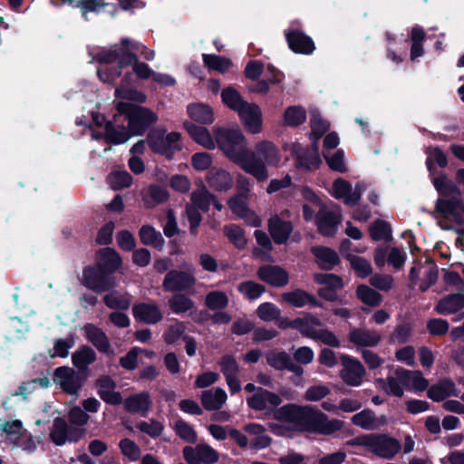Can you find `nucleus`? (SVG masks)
<instances>
[{
  "instance_id": "052dcab7",
  "label": "nucleus",
  "mask_w": 464,
  "mask_h": 464,
  "mask_svg": "<svg viewBox=\"0 0 464 464\" xmlns=\"http://www.w3.org/2000/svg\"><path fill=\"white\" fill-rule=\"evenodd\" d=\"M109 180L114 190L122 189L131 185L132 177L127 171H115L109 175Z\"/></svg>"
},
{
  "instance_id": "bf43d9fd",
  "label": "nucleus",
  "mask_w": 464,
  "mask_h": 464,
  "mask_svg": "<svg viewBox=\"0 0 464 464\" xmlns=\"http://www.w3.org/2000/svg\"><path fill=\"white\" fill-rule=\"evenodd\" d=\"M119 448L123 456L130 461H137L140 458V447L130 439L124 438L120 440Z\"/></svg>"
},
{
  "instance_id": "603ef678",
  "label": "nucleus",
  "mask_w": 464,
  "mask_h": 464,
  "mask_svg": "<svg viewBox=\"0 0 464 464\" xmlns=\"http://www.w3.org/2000/svg\"><path fill=\"white\" fill-rule=\"evenodd\" d=\"M237 290L247 299L256 300L266 292V286L255 281L247 280L240 283Z\"/></svg>"
},
{
  "instance_id": "9b49d317",
  "label": "nucleus",
  "mask_w": 464,
  "mask_h": 464,
  "mask_svg": "<svg viewBox=\"0 0 464 464\" xmlns=\"http://www.w3.org/2000/svg\"><path fill=\"white\" fill-rule=\"evenodd\" d=\"M196 277L186 271L171 269L167 272L162 287L165 292L183 293L192 289L196 285Z\"/></svg>"
},
{
  "instance_id": "a18cd8bd",
  "label": "nucleus",
  "mask_w": 464,
  "mask_h": 464,
  "mask_svg": "<svg viewBox=\"0 0 464 464\" xmlns=\"http://www.w3.org/2000/svg\"><path fill=\"white\" fill-rule=\"evenodd\" d=\"M433 185L440 196L449 197L451 195L459 196L461 194L458 186L445 174H441L433 180Z\"/></svg>"
},
{
  "instance_id": "6e6d98bb",
  "label": "nucleus",
  "mask_w": 464,
  "mask_h": 464,
  "mask_svg": "<svg viewBox=\"0 0 464 464\" xmlns=\"http://www.w3.org/2000/svg\"><path fill=\"white\" fill-rule=\"evenodd\" d=\"M104 304L112 310H127L130 305V300L125 295H117L116 292H111L103 296Z\"/></svg>"
},
{
  "instance_id": "9d476101",
  "label": "nucleus",
  "mask_w": 464,
  "mask_h": 464,
  "mask_svg": "<svg viewBox=\"0 0 464 464\" xmlns=\"http://www.w3.org/2000/svg\"><path fill=\"white\" fill-rule=\"evenodd\" d=\"M86 374H82L73 368L60 366L54 370L53 380L63 392L72 396H78L84 383L88 380Z\"/></svg>"
},
{
  "instance_id": "c756f323",
  "label": "nucleus",
  "mask_w": 464,
  "mask_h": 464,
  "mask_svg": "<svg viewBox=\"0 0 464 464\" xmlns=\"http://www.w3.org/2000/svg\"><path fill=\"white\" fill-rule=\"evenodd\" d=\"M184 128L189 136L193 139V140L198 144H200L208 150H212L215 148L212 136L206 127L196 125L190 121H186L184 122Z\"/></svg>"
},
{
  "instance_id": "a19ab883",
  "label": "nucleus",
  "mask_w": 464,
  "mask_h": 464,
  "mask_svg": "<svg viewBox=\"0 0 464 464\" xmlns=\"http://www.w3.org/2000/svg\"><path fill=\"white\" fill-rule=\"evenodd\" d=\"M204 65L212 71H217L220 73H225L232 66V62L229 58L217 55V54H202Z\"/></svg>"
},
{
  "instance_id": "de8ad7c7",
  "label": "nucleus",
  "mask_w": 464,
  "mask_h": 464,
  "mask_svg": "<svg viewBox=\"0 0 464 464\" xmlns=\"http://www.w3.org/2000/svg\"><path fill=\"white\" fill-rule=\"evenodd\" d=\"M212 193H210L205 187L202 189L194 190L190 195L192 207L197 208L204 213L209 211L211 205Z\"/></svg>"
},
{
  "instance_id": "69168bd1",
  "label": "nucleus",
  "mask_w": 464,
  "mask_h": 464,
  "mask_svg": "<svg viewBox=\"0 0 464 464\" xmlns=\"http://www.w3.org/2000/svg\"><path fill=\"white\" fill-rule=\"evenodd\" d=\"M227 205L231 211L239 218H246L249 213L247 203L239 195L231 197Z\"/></svg>"
},
{
  "instance_id": "a211bd4d",
  "label": "nucleus",
  "mask_w": 464,
  "mask_h": 464,
  "mask_svg": "<svg viewBox=\"0 0 464 464\" xmlns=\"http://www.w3.org/2000/svg\"><path fill=\"white\" fill-rule=\"evenodd\" d=\"M267 229L271 238L276 245L285 244L294 229L293 223L274 215L268 219Z\"/></svg>"
},
{
  "instance_id": "412c9836",
  "label": "nucleus",
  "mask_w": 464,
  "mask_h": 464,
  "mask_svg": "<svg viewBox=\"0 0 464 464\" xmlns=\"http://www.w3.org/2000/svg\"><path fill=\"white\" fill-rule=\"evenodd\" d=\"M84 336L100 353L112 354L110 340L105 332L93 324H86L83 326Z\"/></svg>"
},
{
  "instance_id": "4468645a",
  "label": "nucleus",
  "mask_w": 464,
  "mask_h": 464,
  "mask_svg": "<svg viewBox=\"0 0 464 464\" xmlns=\"http://www.w3.org/2000/svg\"><path fill=\"white\" fill-rule=\"evenodd\" d=\"M93 264L111 276H115V273L122 266V258L114 248L106 246L96 252V258Z\"/></svg>"
},
{
  "instance_id": "79ce46f5",
  "label": "nucleus",
  "mask_w": 464,
  "mask_h": 464,
  "mask_svg": "<svg viewBox=\"0 0 464 464\" xmlns=\"http://www.w3.org/2000/svg\"><path fill=\"white\" fill-rule=\"evenodd\" d=\"M371 238L373 241L392 240V227L389 222L383 219L375 220L369 227Z\"/></svg>"
},
{
  "instance_id": "8fccbe9b",
  "label": "nucleus",
  "mask_w": 464,
  "mask_h": 464,
  "mask_svg": "<svg viewBox=\"0 0 464 464\" xmlns=\"http://www.w3.org/2000/svg\"><path fill=\"white\" fill-rule=\"evenodd\" d=\"M346 258L349 260L351 267L354 270L358 277L365 278L372 273L370 262L364 257L348 254Z\"/></svg>"
},
{
  "instance_id": "4d7b16f0",
  "label": "nucleus",
  "mask_w": 464,
  "mask_h": 464,
  "mask_svg": "<svg viewBox=\"0 0 464 464\" xmlns=\"http://www.w3.org/2000/svg\"><path fill=\"white\" fill-rule=\"evenodd\" d=\"M280 314V309L270 302L262 303L256 309V315L264 322H271L278 319Z\"/></svg>"
},
{
  "instance_id": "338daca9",
  "label": "nucleus",
  "mask_w": 464,
  "mask_h": 464,
  "mask_svg": "<svg viewBox=\"0 0 464 464\" xmlns=\"http://www.w3.org/2000/svg\"><path fill=\"white\" fill-rule=\"evenodd\" d=\"M191 165L198 171L207 170L212 165V157L208 152H196L191 157Z\"/></svg>"
},
{
  "instance_id": "e2e57ef3",
  "label": "nucleus",
  "mask_w": 464,
  "mask_h": 464,
  "mask_svg": "<svg viewBox=\"0 0 464 464\" xmlns=\"http://www.w3.org/2000/svg\"><path fill=\"white\" fill-rule=\"evenodd\" d=\"M426 327L430 335L443 336L449 332L450 324L445 319L431 318L427 321Z\"/></svg>"
},
{
  "instance_id": "bb28decb",
  "label": "nucleus",
  "mask_w": 464,
  "mask_h": 464,
  "mask_svg": "<svg viewBox=\"0 0 464 464\" xmlns=\"http://www.w3.org/2000/svg\"><path fill=\"white\" fill-rule=\"evenodd\" d=\"M311 253L320 261L319 267L322 270H333L341 262L336 251L328 246H313Z\"/></svg>"
},
{
  "instance_id": "680f3d73",
  "label": "nucleus",
  "mask_w": 464,
  "mask_h": 464,
  "mask_svg": "<svg viewBox=\"0 0 464 464\" xmlns=\"http://www.w3.org/2000/svg\"><path fill=\"white\" fill-rule=\"evenodd\" d=\"M176 433L188 443H195L198 440L195 430L182 419L176 421Z\"/></svg>"
},
{
  "instance_id": "4be33fe9",
  "label": "nucleus",
  "mask_w": 464,
  "mask_h": 464,
  "mask_svg": "<svg viewBox=\"0 0 464 464\" xmlns=\"http://www.w3.org/2000/svg\"><path fill=\"white\" fill-rule=\"evenodd\" d=\"M282 298L285 303L295 308H301L304 305L324 308V304L318 301L314 295L301 288L284 293Z\"/></svg>"
},
{
  "instance_id": "0e129e2a",
  "label": "nucleus",
  "mask_w": 464,
  "mask_h": 464,
  "mask_svg": "<svg viewBox=\"0 0 464 464\" xmlns=\"http://www.w3.org/2000/svg\"><path fill=\"white\" fill-rule=\"evenodd\" d=\"M328 167L340 173L347 171V168L344 163V152L343 150H337L331 157L324 155Z\"/></svg>"
},
{
  "instance_id": "f03ea898",
  "label": "nucleus",
  "mask_w": 464,
  "mask_h": 464,
  "mask_svg": "<svg viewBox=\"0 0 464 464\" xmlns=\"http://www.w3.org/2000/svg\"><path fill=\"white\" fill-rule=\"evenodd\" d=\"M274 420L294 423L304 431L322 435H332L343 426V421L329 420L325 413L312 406L294 403L285 404L276 410Z\"/></svg>"
},
{
  "instance_id": "dca6fc26",
  "label": "nucleus",
  "mask_w": 464,
  "mask_h": 464,
  "mask_svg": "<svg viewBox=\"0 0 464 464\" xmlns=\"http://www.w3.org/2000/svg\"><path fill=\"white\" fill-rule=\"evenodd\" d=\"M343 370L341 372L343 381L350 386H359L365 374V369L362 362L349 355H342Z\"/></svg>"
},
{
  "instance_id": "cd10ccee",
  "label": "nucleus",
  "mask_w": 464,
  "mask_h": 464,
  "mask_svg": "<svg viewBox=\"0 0 464 464\" xmlns=\"http://www.w3.org/2000/svg\"><path fill=\"white\" fill-rule=\"evenodd\" d=\"M348 340L356 346L373 347L381 341V335L375 331L354 328L350 331Z\"/></svg>"
},
{
  "instance_id": "473e14b6",
  "label": "nucleus",
  "mask_w": 464,
  "mask_h": 464,
  "mask_svg": "<svg viewBox=\"0 0 464 464\" xmlns=\"http://www.w3.org/2000/svg\"><path fill=\"white\" fill-rule=\"evenodd\" d=\"M221 101L229 110L238 113L248 103L233 86L225 87L220 93Z\"/></svg>"
},
{
  "instance_id": "f3484780",
  "label": "nucleus",
  "mask_w": 464,
  "mask_h": 464,
  "mask_svg": "<svg viewBox=\"0 0 464 464\" xmlns=\"http://www.w3.org/2000/svg\"><path fill=\"white\" fill-rule=\"evenodd\" d=\"M237 115L246 131L252 134L262 131V111L256 103L248 102Z\"/></svg>"
},
{
  "instance_id": "e433bc0d",
  "label": "nucleus",
  "mask_w": 464,
  "mask_h": 464,
  "mask_svg": "<svg viewBox=\"0 0 464 464\" xmlns=\"http://www.w3.org/2000/svg\"><path fill=\"white\" fill-rule=\"evenodd\" d=\"M296 319H300L301 325L299 328L294 329L300 332L303 336L314 340L318 331L314 326H322V321L310 313H305L304 317H297Z\"/></svg>"
},
{
  "instance_id": "f257e3e1",
  "label": "nucleus",
  "mask_w": 464,
  "mask_h": 464,
  "mask_svg": "<svg viewBox=\"0 0 464 464\" xmlns=\"http://www.w3.org/2000/svg\"><path fill=\"white\" fill-rule=\"evenodd\" d=\"M213 134L225 156L258 182L267 180L269 174L266 166H276L281 160L278 149L268 140L257 142L255 150H249L239 129L215 127Z\"/></svg>"
},
{
  "instance_id": "6e6552de",
  "label": "nucleus",
  "mask_w": 464,
  "mask_h": 464,
  "mask_svg": "<svg viewBox=\"0 0 464 464\" xmlns=\"http://www.w3.org/2000/svg\"><path fill=\"white\" fill-rule=\"evenodd\" d=\"M246 392H254L246 398L247 406L256 411H266V415H272L275 418V411L282 403V398L274 392L262 387H256L254 383H247L245 386Z\"/></svg>"
},
{
  "instance_id": "ddd939ff",
  "label": "nucleus",
  "mask_w": 464,
  "mask_h": 464,
  "mask_svg": "<svg viewBox=\"0 0 464 464\" xmlns=\"http://www.w3.org/2000/svg\"><path fill=\"white\" fill-rule=\"evenodd\" d=\"M341 215L322 206L315 215V224L320 235L333 237L336 235Z\"/></svg>"
},
{
  "instance_id": "7ed1b4c3",
  "label": "nucleus",
  "mask_w": 464,
  "mask_h": 464,
  "mask_svg": "<svg viewBox=\"0 0 464 464\" xmlns=\"http://www.w3.org/2000/svg\"><path fill=\"white\" fill-rule=\"evenodd\" d=\"M116 111L114 121H118L120 116H124L130 134L134 136H142L159 119L150 108L124 101L117 102Z\"/></svg>"
},
{
  "instance_id": "2eb2a0df",
  "label": "nucleus",
  "mask_w": 464,
  "mask_h": 464,
  "mask_svg": "<svg viewBox=\"0 0 464 464\" xmlns=\"http://www.w3.org/2000/svg\"><path fill=\"white\" fill-rule=\"evenodd\" d=\"M257 277L273 287H284L289 283V273L277 265H263L256 271Z\"/></svg>"
},
{
  "instance_id": "2f4dec72",
  "label": "nucleus",
  "mask_w": 464,
  "mask_h": 464,
  "mask_svg": "<svg viewBox=\"0 0 464 464\" xmlns=\"http://www.w3.org/2000/svg\"><path fill=\"white\" fill-rule=\"evenodd\" d=\"M169 198V193L167 188L159 184H150L147 191L143 194L142 199L148 208H152L158 205L167 202Z\"/></svg>"
},
{
  "instance_id": "0eeeda50",
  "label": "nucleus",
  "mask_w": 464,
  "mask_h": 464,
  "mask_svg": "<svg viewBox=\"0 0 464 464\" xmlns=\"http://www.w3.org/2000/svg\"><path fill=\"white\" fill-rule=\"evenodd\" d=\"M180 139L179 132L167 133L165 129H152L147 135V143L151 151L170 160L176 151L182 149L179 143Z\"/></svg>"
},
{
  "instance_id": "7c9ffc66",
  "label": "nucleus",
  "mask_w": 464,
  "mask_h": 464,
  "mask_svg": "<svg viewBox=\"0 0 464 464\" xmlns=\"http://www.w3.org/2000/svg\"><path fill=\"white\" fill-rule=\"evenodd\" d=\"M201 403L207 411H218L222 408L227 399L226 392L219 387L213 390H207L201 393Z\"/></svg>"
},
{
  "instance_id": "f8f14e48",
  "label": "nucleus",
  "mask_w": 464,
  "mask_h": 464,
  "mask_svg": "<svg viewBox=\"0 0 464 464\" xmlns=\"http://www.w3.org/2000/svg\"><path fill=\"white\" fill-rule=\"evenodd\" d=\"M289 49L297 54L310 55L315 50L314 40L300 29L285 30Z\"/></svg>"
},
{
  "instance_id": "ea45409f",
  "label": "nucleus",
  "mask_w": 464,
  "mask_h": 464,
  "mask_svg": "<svg viewBox=\"0 0 464 464\" xmlns=\"http://www.w3.org/2000/svg\"><path fill=\"white\" fill-rule=\"evenodd\" d=\"M69 425L62 417L53 420L50 439L56 446H63L68 440Z\"/></svg>"
},
{
  "instance_id": "4c0bfd02",
  "label": "nucleus",
  "mask_w": 464,
  "mask_h": 464,
  "mask_svg": "<svg viewBox=\"0 0 464 464\" xmlns=\"http://www.w3.org/2000/svg\"><path fill=\"white\" fill-rule=\"evenodd\" d=\"M310 139L320 140L330 129V123L323 119L319 111L314 110L310 113Z\"/></svg>"
},
{
  "instance_id": "aec40b11",
  "label": "nucleus",
  "mask_w": 464,
  "mask_h": 464,
  "mask_svg": "<svg viewBox=\"0 0 464 464\" xmlns=\"http://www.w3.org/2000/svg\"><path fill=\"white\" fill-rule=\"evenodd\" d=\"M152 406V400L148 392H141L128 396L123 401L125 411L130 414L140 413L146 418Z\"/></svg>"
},
{
  "instance_id": "09e8293b",
  "label": "nucleus",
  "mask_w": 464,
  "mask_h": 464,
  "mask_svg": "<svg viewBox=\"0 0 464 464\" xmlns=\"http://www.w3.org/2000/svg\"><path fill=\"white\" fill-rule=\"evenodd\" d=\"M266 359L267 364L277 371L286 370L290 362L292 361L290 354L285 351H271L267 353Z\"/></svg>"
},
{
  "instance_id": "b1692460",
  "label": "nucleus",
  "mask_w": 464,
  "mask_h": 464,
  "mask_svg": "<svg viewBox=\"0 0 464 464\" xmlns=\"http://www.w3.org/2000/svg\"><path fill=\"white\" fill-rule=\"evenodd\" d=\"M96 360L97 354L95 351L88 345H82L72 354V362L77 369L76 371L86 374L88 377H90L91 374L89 365L93 363Z\"/></svg>"
},
{
  "instance_id": "c85d7f7f",
  "label": "nucleus",
  "mask_w": 464,
  "mask_h": 464,
  "mask_svg": "<svg viewBox=\"0 0 464 464\" xmlns=\"http://www.w3.org/2000/svg\"><path fill=\"white\" fill-rule=\"evenodd\" d=\"M138 235L142 245L151 246L159 251L163 249L165 239L153 226L150 224L142 225L138 231Z\"/></svg>"
},
{
  "instance_id": "393cba45",
  "label": "nucleus",
  "mask_w": 464,
  "mask_h": 464,
  "mask_svg": "<svg viewBox=\"0 0 464 464\" xmlns=\"http://www.w3.org/2000/svg\"><path fill=\"white\" fill-rule=\"evenodd\" d=\"M210 188L222 192L227 191L233 186V179L229 172L223 169L211 168L206 177Z\"/></svg>"
},
{
  "instance_id": "49530a36",
  "label": "nucleus",
  "mask_w": 464,
  "mask_h": 464,
  "mask_svg": "<svg viewBox=\"0 0 464 464\" xmlns=\"http://www.w3.org/2000/svg\"><path fill=\"white\" fill-rule=\"evenodd\" d=\"M457 209L463 213L462 199L458 198L450 199L438 198L435 204V210L443 218L454 214V211Z\"/></svg>"
},
{
  "instance_id": "3c124183",
  "label": "nucleus",
  "mask_w": 464,
  "mask_h": 464,
  "mask_svg": "<svg viewBox=\"0 0 464 464\" xmlns=\"http://www.w3.org/2000/svg\"><path fill=\"white\" fill-rule=\"evenodd\" d=\"M228 297L225 292L211 291L205 297V305L212 311L223 310L227 307Z\"/></svg>"
},
{
  "instance_id": "39448f33",
  "label": "nucleus",
  "mask_w": 464,
  "mask_h": 464,
  "mask_svg": "<svg viewBox=\"0 0 464 464\" xmlns=\"http://www.w3.org/2000/svg\"><path fill=\"white\" fill-rule=\"evenodd\" d=\"M125 53H140V56L146 61H152L155 57V52L149 49L142 43L128 37H122L120 43L112 45L111 49L100 51L96 54L95 59L100 63L110 64L115 63L117 58Z\"/></svg>"
},
{
  "instance_id": "5701e85b",
  "label": "nucleus",
  "mask_w": 464,
  "mask_h": 464,
  "mask_svg": "<svg viewBox=\"0 0 464 464\" xmlns=\"http://www.w3.org/2000/svg\"><path fill=\"white\" fill-rule=\"evenodd\" d=\"M464 308V293L449 294L440 298L434 306V311L440 315L457 314Z\"/></svg>"
},
{
  "instance_id": "13d9d810",
  "label": "nucleus",
  "mask_w": 464,
  "mask_h": 464,
  "mask_svg": "<svg viewBox=\"0 0 464 464\" xmlns=\"http://www.w3.org/2000/svg\"><path fill=\"white\" fill-rule=\"evenodd\" d=\"M352 422L363 430H372L375 422V414L370 410H362L352 417Z\"/></svg>"
},
{
  "instance_id": "a878e982",
  "label": "nucleus",
  "mask_w": 464,
  "mask_h": 464,
  "mask_svg": "<svg viewBox=\"0 0 464 464\" xmlns=\"http://www.w3.org/2000/svg\"><path fill=\"white\" fill-rule=\"evenodd\" d=\"M116 121H108L105 123V140L108 144L120 145L125 143L129 139L134 137L130 134L129 127L115 125Z\"/></svg>"
},
{
  "instance_id": "c03bdc74",
  "label": "nucleus",
  "mask_w": 464,
  "mask_h": 464,
  "mask_svg": "<svg viewBox=\"0 0 464 464\" xmlns=\"http://www.w3.org/2000/svg\"><path fill=\"white\" fill-rule=\"evenodd\" d=\"M306 121V111L301 106H289L284 112V123L289 127H298Z\"/></svg>"
},
{
  "instance_id": "423d86ee",
  "label": "nucleus",
  "mask_w": 464,
  "mask_h": 464,
  "mask_svg": "<svg viewBox=\"0 0 464 464\" xmlns=\"http://www.w3.org/2000/svg\"><path fill=\"white\" fill-rule=\"evenodd\" d=\"M115 63H117V67L113 70L98 72V75L102 82L114 81L121 75V70L129 66H132L134 74L140 80L151 78L154 72L147 63L139 61L137 53H125L123 55H120Z\"/></svg>"
},
{
  "instance_id": "6ab92c4d",
  "label": "nucleus",
  "mask_w": 464,
  "mask_h": 464,
  "mask_svg": "<svg viewBox=\"0 0 464 464\" xmlns=\"http://www.w3.org/2000/svg\"><path fill=\"white\" fill-rule=\"evenodd\" d=\"M132 315L136 321L146 324H156L163 318V314L155 303L141 302L133 304Z\"/></svg>"
},
{
  "instance_id": "864d4df0",
  "label": "nucleus",
  "mask_w": 464,
  "mask_h": 464,
  "mask_svg": "<svg viewBox=\"0 0 464 464\" xmlns=\"http://www.w3.org/2000/svg\"><path fill=\"white\" fill-rule=\"evenodd\" d=\"M376 382L387 395H392L399 398L403 396V388L397 378L392 376H388L386 379L378 378L376 379Z\"/></svg>"
},
{
  "instance_id": "58836bf2",
  "label": "nucleus",
  "mask_w": 464,
  "mask_h": 464,
  "mask_svg": "<svg viewBox=\"0 0 464 464\" xmlns=\"http://www.w3.org/2000/svg\"><path fill=\"white\" fill-rule=\"evenodd\" d=\"M322 164L320 155L313 154L309 150L298 153L295 156L296 168L306 172L318 169Z\"/></svg>"
},
{
  "instance_id": "f704fd0d",
  "label": "nucleus",
  "mask_w": 464,
  "mask_h": 464,
  "mask_svg": "<svg viewBox=\"0 0 464 464\" xmlns=\"http://www.w3.org/2000/svg\"><path fill=\"white\" fill-rule=\"evenodd\" d=\"M355 294L356 297L362 304L370 307L379 306L383 300L382 295L380 293L364 284L357 286Z\"/></svg>"
},
{
  "instance_id": "37998d69",
  "label": "nucleus",
  "mask_w": 464,
  "mask_h": 464,
  "mask_svg": "<svg viewBox=\"0 0 464 464\" xmlns=\"http://www.w3.org/2000/svg\"><path fill=\"white\" fill-rule=\"evenodd\" d=\"M224 233L236 248L241 250L246 247L247 240L245 237V231L238 225L229 224L225 226Z\"/></svg>"
},
{
  "instance_id": "20e7f679",
  "label": "nucleus",
  "mask_w": 464,
  "mask_h": 464,
  "mask_svg": "<svg viewBox=\"0 0 464 464\" xmlns=\"http://www.w3.org/2000/svg\"><path fill=\"white\" fill-rule=\"evenodd\" d=\"M353 446H362L370 450L376 456L392 459L401 450L399 440L386 434H364L353 439Z\"/></svg>"
},
{
  "instance_id": "1a4fd4ad",
  "label": "nucleus",
  "mask_w": 464,
  "mask_h": 464,
  "mask_svg": "<svg viewBox=\"0 0 464 464\" xmlns=\"http://www.w3.org/2000/svg\"><path fill=\"white\" fill-rule=\"evenodd\" d=\"M81 284L99 295L113 290L117 285V279L92 264L83 267Z\"/></svg>"
},
{
  "instance_id": "c9c22d12",
  "label": "nucleus",
  "mask_w": 464,
  "mask_h": 464,
  "mask_svg": "<svg viewBox=\"0 0 464 464\" xmlns=\"http://www.w3.org/2000/svg\"><path fill=\"white\" fill-rule=\"evenodd\" d=\"M168 305L175 314H185L194 308V301L183 293L174 294L168 301Z\"/></svg>"
},
{
  "instance_id": "72a5a7b5",
  "label": "nucleus",
  "mask_w": 464,
  "mask_h": 464,
  "mask_svg": "<svg viewBox=\"0 0 464 464\" xmlns=\"http://www.w3.org/2000/svg\"><path fill=\"white\" fill-rule=\"evenodd\" d=\"M189 118L200 124L208 125L214 121V112L209 105L204 103H191L187 107Z\"/></svg>"
},
{
  "instance_id": "5fc2aeb1",
  "label": "nucleus",
  "mask_w": 464,
  "mask_h": 464,
  "mask_svg": "<svg viewBox=\"0 0 464 464\" xmlns=\"http://www.w3.org/2000/svg\"><path fill=\"white\" fill-rule=\"evenodd\" d=\"M314 279L318 285H324V287L334 289H343L344 286L342 276L332 273H316Z\"/></svg>"
},
{
  "instance_id": "774afa93",
  "label": "nucleus",
  "mask_w": 464,
  "mask_h": 464,
  "mask_svg": "<svg viewBox=\"0 0 464 464\" xmlns=\"http://www.w3.org/2000/svg\"><path fill=\"white\" fill-rule=\"evenodd\" d=\"M221 372L225 377L237 375L239 368L235 357L231 354H225L219 362Z\"/></svg>"
}]
</instances>
